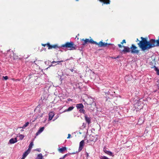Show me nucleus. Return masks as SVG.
<instances>
[{
    "label": "nucleus",
    "mask_w": 159,
    "mask_h": 159,
    "mask_svg": "<svg viewBox=\"0 0 159 159\" xmlns=\"http://www.w3.org/2000/svg\"><path fill=\"white\" fill-rule=\"evenodd\" d=\"M140 38L141 41L138 43V45L143 52L148 51L155 47L159 46V37L157 40L151 39L148 41L147 38L141 37Z\"/></svg>",
    "instance_id": "obj_1"
},
{
    "label": "nucleus",
    "mask_w": 159,
    "mask_h": 159,
    "mask_svg": "<svg viewBox=\"0 0 159 159\" xmlns=\"http://www.w3.org/2000/svg\"><path fill=\"white\" fill-rule=\"evenodd\" d=\"M83 100L84 102V104H86L87 105L85 107L88 110L93 111L94 109L96 103L92 98H88L85 100L84 99Z\"/></svg>",
    "instance_id": "obj_2"
},
{
    "label": "nucleus",
    "mask_w": 159,
    "mask_h": 159,
    "mask_svg": "<svg viewBox=\"0 0 159 159\" xmlns=\"http://www.w3.org/2000/svg\"><path fill=\"white\" fill-rule=\"evenodd\" d=\"M61 47L68 48V50H70L76 49V45L74 44L73 42L71 41L66 42L65 44L62 45Z\"/></svg>",
    "instance_id": "obj_3"
},
{
    "label": "nucleus",
    "mask_w": 159,
    "mask_h": 159,
    "mask_svg": "<svg viewBox=\"0 0 159 159\" xmlns=\"http://www.w3.org/2000/svg\"><path fill=\"white\" fill-rule=\"evenodd\" d=\"M89 43L97 45L99 47H105L108 46L110 45H112L111 43H103L102 41H101L98 43L96 41H94L92 39H91L90 40H89Z\"/></svg>",
    "instance_id": "obj_4"
},
{
    "label": "nucleus",
    "mask_w": 159,
    "mask_h": 159,
    "mask_svg": "<svg viewBox=\"0 0 159 159\" xmlns=\"http://www.w3.org/2000/svg\"><path fill=\"white\" fill-rule=\"evenodd\" d=\"M76 107L78 109H79V111L80 113H83L84 114H85V111L84 109V106L82 103L76 104Z\"/></svg>",
    "instance_id": "obj_5"
},
{
    "label": "nucleus",
    "mask_w": 159,
    "mask_h": 159,
    "mask_svg": "<svg viewBox=\"0 0 159 159\" xmlns=\"http://www.w3.org/2000/svg\"><path fill=\"white\" fill-rule=\"evenodd\" d=\"M130 49L131 53H136L138 54L139 52V50H138L137 47L134 44H132L130 47Z\"/></svg>",
    "instance_id": "obj_6"
},
{
    "label": "nucleus",
    "mask_w": 159,
    "mask_h": 159,
    "mask_svg": "<svg viewBox=\"0 0 159 159\" xmlns=\"http://www.w3.org/2000/svg\"><path fill=\"white\" fill-rule=\"evenodd\" d=\"M118 46L120 48H122V47H123L124 49L122 50V52H123L124 53H125L127 52H130V48H129L128 46H122L121 44H119L118 45Z\"/></svg>",
    "instance_id": "obj_7"
},
{
    "label": "nucleus",
    "mask_w": 159,
    "mask_h": 159,
    "mask_svg": "<svg viewBox=\"0 0 159 159\" xmlns=\"http://www.w3.org/2000/svg\"><path fill=\"white\" fill-rule=\"evenodd\" d=\"M84 140H82L81 141L80 143L79 147L78 149V152H74L73 153H70V154H75L76 153H78L80 152L82 149H83L84 146Z\"/></svg>",
    "instance_id": "obj_8"
},
{
    "label": "nucleus",
    "mask_w": 159,
    "mask_h": 159,
    "mask_svg": "<svg viewBox=\"0 0 159 159\" xmlns=\"http://www.w3.org/2000/svg\"><path fill=\"white\" fill-rule=\"evenodd\" d=\"M47 46L48 47V49H51L53 48H58L57 44H54L53 45H51L49 43H47Z\"/></svg>",
    "instance_id": "obj_9"
},
{
    "label": "nucleus",
    "mask_w": 159,
    "mask_h": 159,
    "mask_svg": "<svg viewBox=\"0 0 159 159\" xmlns=\"http://www.w3.org/2000/svg\"><path fill=\"white\" fill-rule=\"evenodd\" d=\"M17 141V139L16 138L13 139L11 138V139L9 141V142L10 144H13Z\"/></svg>",
    "instance_id": "obj_10"
},
{
    "label": "nucleus",
    "mask_w": 159,
    "mask_h": 159,
    "mask_svg": "<svg viewBox=\"0 0 159 159\" xmlns=\"http://www.w3.org/2000/svg\"><path fill=\"white\" fill-rule=\"evenodd\" d=\"M103 151L104 152L107 154L113 157L114 156V155H113V153L111 151L107 150L105 148L104 149Z\"/></svg>",
    "instance_id": "obj_11"
},
{
    "label": "nucleus",
    "mask_w": 159,
    "mask_h": 159,
    "mask_svg": "<svg viewBox=\"0 0 159 159\" xmlns=\"http://www.w3.org/2000/svg\"><path fill=\"white\" fill-rule=\"evenodd\" d=\"M100 2H103L104 4H108L110 3V0H98Z\"/></svg>",
    "instance_id": "obj_12"
},
{
    "label": "nucleus",
    "mask_w": 159,
    "mask_h": 159,
    "mask_svg": "<svg viewBox=\"0 0 159 159\" xmlns=\"http://www.w3.org/2000/svg\"><path fill=\"white\" fill-rule=\"evenodd\" d=\"M84 118L86 122L88 123L89 125L91 123V119L90 118L88 117L87 115H86L84 116Z\"/></svg>",
    "instance_id": "obj_13"
},
{
    "label": "nucleus",
    "mask_w": 159,
    "mask_h": 159,
    "mask_svg": "<svg viewBox=\"0 0 159 159\" xmlns=\"http://www.w3.org/2000/svg\"><path fill=\"white\" fill-rule=\"evenodd\" d=\"M44 127H43L41 128H40L38 130V132L36 133V136L38 135L39 134H40L44 129Z\"/></svg>",
    "instance_id": "obj_14"
},
{
    "label": "nucleus",
    "mask_w": 159,
    "mask_h": 159,
    "mask_svg": "<svg viewBox=\"0 0 159 159\" xmlns=\"http://www.w3.org/2000/svg\"><path fill=\"white\" fill-rule=\"evenodd\" d=\"M54 115V114L53 112H51L49 113V120H52V118Z\"/></svg>",
    "instance_id": "obj_15"
},
{
    "label": "nucleus",
    "mask_w": 159,
    "mask_h": 159,
    "mask_svg": "<svg viewBox=\"0 0 159 159\" xmlns=\"http://www.w3.org/2000/svg\"><path fill=\"white\" fill-rule=\"evenodd\" d=\"M81 41H83V43L82 44V45L84 46L87 43H89V39H81Z\"/></svg>",
    "instance_id": "obj_16"
},
{
    "label": "nucleus",
    "mask_w": 159,
    "mask_h": 159,
    "mask_svg": "<svg viewBox=\"0 0 159 159\" xmlns=\"http://www.w3.org/2000/svg\"><path fill=\"white\" fill-rule=\"evenodd\" d=\"M66 147H62L61 148H59L58 149V151L61 153H63V152L66 150Z\"/></svg>",
    "instance_id": "obj_17"
},
{
    "label": "nucleus",
    "mask_w": 159,
    "mask_h": 159,
    "mask_svg": "<svg viewBox=\"0 0 159 159\" xmlns=\"http://www.w3.org/2000/svg\"><path fill=\"white\" fill-rule=\"evenodd\" d=\"M96 138H94V137L93 135H90V138L89 139V140L90 141H96Z\"/></svg>",
    "instance_id": "obj_18"
},
{
    "label": "nucleus",
    "mask_w": 159,
    "mask_h": 159,
    "mask_svg": "<svg viewBox=\"0 0 159 159\" xmlns=\"http://www.w3.org/2000/svg\"><path fill=\"white\" fill-rule=\"evenodd\" d=\"M74 108V107L73 106L70 107H69L67 109H66L65 110L63 111V112H66V111H71Z\"/></svg>",
    "instance_id": "obj_19"
},
{
    "label": "nucleus",
    "mask_w": 159,
    "mask_h": 159,
    "mask_svg": "<svg viewBox=\"0 0 159 159\" xmlns=\"http://www.w3.org/2000/svg\"><path fill=\"white\" fill-rule=\"evenodd\" d=\"M125 80L126 82H128L131 80V78L129 77L128 75H126L125 76Z\"/></svg>",
    "instance_id": "obj_20"
},
{
    "label": "nucleus",
    "mask_w": 159,
    "mask_h": 159,
    "mask_svg": "<svg viewBox=\"0 0 159 159\" xmlns=\"http://www.w3.org/2000/svg\"><path fill=\"white\" fill-rule=\"evenodd\" d=\"M144 122L142 118H140L139 120L138 124L139 125H141Z\"/></svg>",
    "instance_id": "obj_21"
},
{
    "label": "nucleus",
    "mask_w": 159,
    "mask_h": 159,
    "mask_svg": "<svg viewBox=\"0 0 159 159\" xmlns=\"http://www.w3.org/2000/svg\"><path fill=\"white\" fill-rule=\"evenodd\" d=\"M30 151L28 149L26 151H25L23 154V156L24 157H26L30 153Z\"/></svg>",
    "instance_id": "obj_22"
},
{
    "label": "nucleus",
    "mask_w": 159,
    "mask_h": 159,
    "mask_svg": "<svg viewBox=\"0 0 159 159\" xmlns=\"http://www.w3.org/2000/svg\"><path fill=\"white\" fill-rule=\"evenodd\" d=\"M33 141L31 142L30 144L29 145V147L28 149L30 150V151L31 148H32L33 146Z\"/></svg>",
    "instance_id": "obj_23"
},
{
    "label": "nucleus",
    "mask_w": 159,
    "mask_h": 159,
    "mask_svg": "<svg viewBox=\"0 0 159 159\" xmlns=\"http://www.w3.org/2000/svg\"><path fill=\"white\" fill-rule=\"evenodd\" d=\"M38 159H42L43 156L42 154L40 153L38 155Z\"/></svg>",
    "instance_id": "obj_24"
},
{
    "label": "nucleus",
    "mask_w": 159,
    "mask_h": 159,
    "mask_svg": "<svg viewBox=\"0 0 159 159\" xmlns=\"http://www.w3.org/2000/svg\"><path fill=\"white\" fill-rule=\"evenodd\" d=\"M29 124V122H27L25 123V125H24L22 127L23 128H25V127H26Z\"/></svg>",
    "instance_id": "obj_25"
},
{
    "label": "nucleus",
    "mask_w": 159,
    "mask_h": 159,
    "mask_svg": "<svg viewBox=\"0 0 159 159\" xmlns=\"http://www.w3.org/2000/svg\"><path fill=\"white\" fill-rule=\"evenodd\" d=\"M19 137L20 140H22L24 138V136L23 134H20Z\"/></svg>",
    "instance_id": "obj_26"
},
{
    "label": "nucleus",
    "mask_w": 159,
    "mask_h": 159,
    "mask_svg": "<svg viewBox=\"0 0 159 159\" xmlns=\"http://www.w3.org/2000/svg\"><path fill=\"white\" fill-rule=\"evenodd\" d=\"M3 78H4V80H7L8 79V77L7 76H3Z\"/></svg>",
    "instance_id": "obj_27"
},
{
    "label": "nucleus",
    "mask_w": 159,
    "mask_h": 159,
    "mask_svg": "<svg viewBox=\"0 0 159 159\" xmlns=\"http://www.w3.org/2000/svg\"><path fill=\"white\" fill-rule=\"evenodd\" d=\"M63 61V60H61V61H53L52 62V63H56V62H62Z\"/></svg>",
    "instance_id": "obj_28"
},
{
    "label": "nucleus",
    "mask_w": 159,
    "mask_h": 159,
    "mask_svg": "<svg viewBox=\"0 0 159 159\" xmlns=\"http://www.w3.org/2000/svg\"><path fill=\"white\" fill-rule=\"evenodd\" d=\"M126 42L125 39H124L122 41V42H121V44H123L124 43H126Z\"/></svg>",
    "instance_id": "obj_29"
},
{
    "label": "nucleus",
    "mask_w": 159,
    "mask_h": 159,
    "mask_svg": "<svg viewBox=\"0 0 159 159\" xmlns=\"http://www.w3.org/2000/svg\"><path fill=\"white\" fill-rule=\"evenodd\" d=\"M101 159H109V158L103 156Z\"/></svg>",
    "instance_id": "obj_30"
},
{
    "label": "nucleus",
    "mask_w": 159,
    "mask_h": 159,
    "mask_svg": "<svg viewBox=\"0 0 159 159\" xmlns=\"http://www.w3.org/2000/svg\"><path fill=\"white\" fill-rule=\"evenodd\" d=\"M119 56H118L116 57H110L112 59H116V58H119Z\"/></svg>",
    "instance_id": "obj_31"
},
{
    "label": "nucleus",
    "mask_w": 159,
    "mask_h": 159,
    "mask_svg": "<svg viewBox=\"0 0 159 159\" xmlns=\"http://www.w3.org/2000/svg\"><path fill=\"white\" fill-rule=\"evenodd\" d=\"M68 155V154H66L65 155L62 157V159H64L65 158V157L67 156V155Z\"/></svg>",
    "instance_id": "obj_32"
},
{
    "label": "nucleus",
    "mask_w": 159,
    "mask_h": 159,
    "mask_svg": "<svg viewBox=\"0 0 159 159\" xmlns=\"http://www.w3.org/2000/svg\"><path fill=\"white\" fill-rule=\"evenodd\" d=\"M156 70L157 71V74L159 75V70L157 68H156Z\"/></svg>",
    "instance_id": "obj_33"
},
{
    "label": "nucleus",
    "mask_w": 159,
    "mask_h": 159,
    "mask_svg": "<svg viewBox=\"0 0 159 159\" xmlns=\"http://www.w3.org/2000/svg\"><path fill=\"white\" fill-rule=\"evenodd\" d=\"M141 41H141H140V40L138 39V38H137V39H136V42H138V41H139V43Z\"/></svg>",
    "instance_id": "obj_34"
},
{
    "label": "nucleus",
    "mask_w": 159,
    "mask_h": 159,
    "mask_svg": "<svg viewBox=\"0 0 159 159\" xmlns=\"http://www.w3.org/2000/svg\"><path fill=\"white\" fill-rule=\"evenodd\" d=\"M70 137H71V135L70 134H68V136L67 138L69 139Z\"/></svg>",
    "instance_id": "obj_35"
},
{
    "label": "nucleus",
    "mask_w": 159,
    "mask_h": 159,
    "mask_svg": "<svg viewBox=\"0 0 159 159\" xmlns=\"http://www.w3.org/2000/svg\"><path fill=\"white\" fill-rule=\"evenodd\" d=\"M47 44H43L42 43V45L43 46H44V47H45V46H47Z\"/></svg>",
    "instance_id": "obj_36"
},
{
    "label": "nucleus",
    "mask_w": 159,
    "mask_h": 159,
    "mask_svg": "<svg viewBox=\"0 0 159 159\" xmlns=\"http://www.w3.org/2000/svg\"><path fill=\"white\" fill-rule=\"evenodd\" d=\"M67 100L68 101H72V99H70V98H69L67 99Z\"/></svg>",
    "instance_id": "obj_37"
},
{
    "label": "nucleus",
    "mask_w": 159,
    "mask_h": 159,
    "mask_svg": "<svg viewBox=\"0 0 159 159\" xmlns=\"http://www.w3.org/2000/svg\"><path fill=\"white\" fill-rule=\"evenodd\" d=\"M157 82L158 83V84H157V85H159V80H158L157 81Z\"/></svg>",
    "instance_id": "obj_38"
},
{
    "label": "nucleus",
    "mask_w": 159,
    "mask_h": 159,
    "mask_svg": "<svg viewBox=\"0 0 159 159\" xmlns=\"http://www.w3.org/2000/svg\"><path fill=\"white\" fill-rule=\"evenodd\" d=\"M70 70L71 71H72V72H73V71H74V70H73V69H70Z\"/></svg>",
    "instance_id": "obj_39"
},
{
    "label": "nucleus",
    "mask_w": 159,
    "mask_h": 159,
    "mask_svg": "<svg viewBox=\"0 0 159 159\" xmlns=\"http://www.w3.org/2000/svg\"><path fill=\"white\" fill-rule=\"evenodd\" d=\"M25 157H24V156H23V157H22V158H21V159H24Z\"/></svg>",
    "instance_id": "obj_40"
},
{
    "label": "nucleus",
    "mask_w": 159,
    "mask_h": 159,
    "mask_svg": "<svg viewBox=\"0 0 159 159\" xmlns=\"http://www.w3.org/2000/svg\"><path fill=\"white\" fill-rule=\"evenodd\" d=\"M36 150L39 152H40V151L38 149H37Z\"/></svg>",
    "instance_id": "obj_41"
},
{
    "label": "nucleus",
    "mask_w": 159,
    "mask_h": 159,
    "mask_svg": "<svg viewBox=\"0 0 159 159\" xmlns=\"http://www.w3.org/2000/svg\"><path fill=\"white\" fill-rule=\"evenodd\" d=\"M87 156H89L88 153H87Z\"/></svg>",
    "instance_id": "obj_42"
},
{
    "label": "nucleus",
    "mask_w": 159,
    "mask_h": 159,
    "mask_svg": "<svg viewBox=\"0 0 159 159\" xmlns=\"http://www.w3.org/2000/svg\"><path fill=\"white\" fill-rule=\"evenodd\" d=\"M43 116V114H42L40 116V117H42Z\"/></svg>",
    "instance_id": "obj_43"
},
{
    "label": "nucleus",
    "mask_w": 159,
    "mask_h": 159,
    "mask_svg": "<svg viewBox=\"0 0 159 159\" xmlns=\"http://www.w3.org/2000/svg\"><path fill=\"white\" fill-rule=\"evenodd\" d=\"M76 0V1H78L79 0Z\"/></svg>",
    "instance_id": "obj_44"
},
{
    "label": "nucleus",
    "mask_w": 159,
    "mask_h": 159,
    "mask_svg": "<svg viewBox=\"0 0 159 159\" xmlns=\"http://www.w3.org/2000/svg\"><path fill=\"white\" fill-rule=\"evenodd\" d=\"M59 159H62L61 158H60Z\"/></svg>",
    "instance_id": "obj_45"
}]
</instances>
